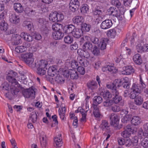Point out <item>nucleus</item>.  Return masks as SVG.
Here are the masks:
<instances>
[{"label":"nucleus","instance_id":"f257e3e1","mask_svg":"<svg viewBox=\"0 0 148 148\" xmlns=\"http://www.w3.org/2000/svg\"><path fill=\"white\" fill-rule=\"evenodd\" d=\"M140 77L139 84H133L130 89L129 96L131 99H134L138 96L139 94L140 93L142 89L146 86L140 75Z\"/></svg>","mask_w":148,"mask_h":148},{"label":"nucleus","instance_id":"f03ea898","mask_svg":"<svg viewBox=\"0 0 148 148\" xmlns=\"http://www.w3.org/2000/svg\"><path fill=\"white\" fill-rule=\"evenodd\" d=\"M33 54L31 52L25 53L21 54L23 61L29 66L34 68L36 66V63L34 62V59L32 58Z\"/></svg>","mask_w":148,"mask_h":148},{"label":"nucleus","instance_id":"7ed1b4c3","mask_svg":"<svg viewBox=\"0 0 148 148\" xmlns=\"http://www.w3.org/2000/svg\"><path fill=\"white\" fill-rule=\"evenodd\" d=\"M108 40L105 38H102L101 41L99 42V40L97 37L95 36L91 37V41L95 44H98L99 48L102 50H103L106 49L107 43Z\"/></svg>","mask_w":148,"mask_h":148},{"label":"nucleus","instance_id":"20e7f679","mask_svg":"<svg viewBox=\"0 0 148 148\" xmlns=\"http://www.w3.org/2000/svg\"><path fill=\"white\" fill-rule=\"evenodd\" d=\"M112 94L113 96H114L112 97V100L113 101V103H114L115 104L119 103L120 105L123 106L124 105V103L121 97L119 95L118 90L116 91L115 90H114Z\"/></svg>","mask_w":148,"mask_h":148},{"label":"nucleus","instance_id":"39448f33","mask_svg":"<svg viewBox=\"0 0 148 148\" xmlns=\"http://www.w3.org/2000/svg\"><path fill=\"white\" fill-rule=\"evenodd\" d=\"M22 93L25 98H31L32 99H33L35 97V92L34 90L31 88L23 89L22 90Z\"/></svg>","mask_w":148,"mask_h":148},{"label":"nucleus","instance_id":"423d86ee","mask_svg":"<svg viewBox=\"0 0 148 148\" xmlns=\"http://www.w3.org/2000/svg\"><path fill=\"white\" fill-rule=\"evenodd\" d=\"M10 37L11 39L10 40L13 45H17L21 43V35L20 36L17 34H14L10 36Z\"/></svg>","mask_w":148,"mask_h":148},{"label":"nucleus","instance_id":"0eeeda50","mask_svg":"<svg viewBox=\"0 0 148 148\" xmlns=\"http://www.w3.org/2000/svg\"><path fill=\"white\" fill-rule=\"evenodd\" d=\"M6 78L7 80L11 83L12 86H14L15 87H18L20 88L21 89L23 88L22 86L18 84L16 80L13 77L8 75L6 77Z\"/></svg>","mask_w":148,"mask_h":148},{"label":"nucleus","instance_id":"6e6552de","mask_svg":"<svg viewBox=\"0 0 148 148\" xmlns=\"http://www.w3.org/2000/svg\"><path fill=\"white\" fill-rule=\"evenodd\" d=\"M112 25V23L111 20L107 19L102 22L100 27L103 29H106L111 27Z\"/></svg>","mask_w":148,"mask_h":148},{"label":"nucleus","instance_id":"1a4fd4ad","mask_svg":"<svg viewBox=\"0 0 148 148\" xmlns=\"http://www.w3.org/2000/svg\"><path fill=\"white\" fill-rule=\"evenodd\" d=\"M110 124L111 125L114 126L115 125H117L119 120V116L114 113H112L110 116Z\"/></svg>","mask_w":148,"mask_h":148},{"label":"nucleus","instance_id":"9d476101","mask_svg":"<svg viewBox=\"0 0 148 148\" xmlns=\"http://www.w3.org/2000/svg\"><path fill=\"white\" fill-rule=\"evenodd\" d=\"M123 70L121 72V74L124 75H130L134 73V69L131 66H128L123 67Z\"/></svg>","mask_w":148,"mask_h":148},{"label":"nucleus","instance_id":"9b49d317","mask_svg":"<svg viewBox=\"0 0 148 148\" xmlns=\"http://www.w3.org/2000/svg\"><path fill=\"white\" fill-rule=\"evenodd\" d=\"M9 20L11 23L16 25L20 22V19L18 16L12 14L10 15Z\"/></svg>","mask_w":148,"mask_h":148},{"label":"nucleus","instance_id":"f8f14e48","mask_svg":"<svg viewBox=\"0 0 148 148\" xmlns=\"http://www.w3.org/2000/svg\"><path fill=\"white\" fill-rule=\"evenodd\" d=\"M68 75L66 76L70 75V77L72 79H77L78 77V75L76 70L74 69H69L66 72Z\"/></svg>","mask_w":148,"mask_h":148},{"label":"nucleus","instance_id":"ddd939ff","mask_svg":"<svg viewBox=\"0 0 148 148\" xmlns=\"http://www.w3.org/2000/svg\"><path fill=\"white\" fill-rule=\"evenodd\" d=\"M76 27L72 24L69 25L65 26L63 30L65 33L72 34Z\"/></svg>","mask_w":148,"mask_h":148},{"label":"nucleus","instance_id":"4468645a","mask_svg":"<svg viewBox=\"0 0 148 148\" xmlns=\"http://www.w3.org/2000/svg\"><path fill=\"white\" fill-rule=\"evenodd\" d=\"M13 7L15 12L18 13H21L24 11V7L19 3H14Z\"/></svg>","mask_w":148,"mask_h":148},{"label":"nucleus","instance_id":"2eb2a0df","mask_svg":"<svg viewBox=\"0 0 148 148\" xmlns=\"http://www.w3.org/2000/svg\"><path fill=\"white\" fill-rule=\"evenodd\" d=\"M61 134H59L58 136L54 138V145L56 147H60L62 146L63 142L61 137Z\"/></svg>","mask_w":148,"mask_h":148},{"label":"nucleus","instance_id":"dca6fc26","mask_svg":"<svg viewBox=\"0 0 148 148\" xmlns=\"http://www.w3.org/2000/svg\"><path fill=\"white\" fill-rule=\"evenodd\" d=\"M88 88L93 90L97 88L98 84L94 80H92L88 82L87 84Z\"/></svg>","mask_w":148,"mask_h":148},{"label":"nucleus","instance_id":"f3484780","mask_svg":"<svg viewBox=\"0 0 148 148\" xmlns=\"http://www.w3.org/2000/svg\"><path fill=\"white\" fill-rule=\"evenodd\" d=\"M21 38H23L24 39L28 42H31L33 40V38L29 34L25 32H22L21 34Z\"/></svg>","mask_w":148,"mask_h":148},{"label":"nucleus","instance_id":"a211bd4d","mask_svg":"<svg viewBox=\"0 0 148 148\" xmlns=\"http://www.w3.org/2000/svg\"><path fill=\"white\" fill-rule=\"evenodd\" d=\"M82 31L81 29L77 28L76 27L73 32L72 36L76 38H80L82 34Z\"/></svg>","mask_w":148,"mask_h":148},{"label":"nucleus","instance_id":"6ab92c4d","mask_svg":"<svg viewBox=\"0 0 148 148\" xmlns=\"http://www.w3.org/2000/svg\"><path fill=\"white\" fill-rule=\"evenodd\" d=\"M52 35L55 40H60L64 36V33L61 31H54Z\"/></svg>","mask_w":148,"mask_h":148},{"label":"nucleus","instance_id":"aec40b11","mask_svg":"<svg viewBox=\"0 0 148 148\" xmlns=\"http://www.w3.org/2000/svg\"><path fill=\"white\" fill-rule=\"evenodd\" d=\"M78 62L82 66H87L89 64V62L87 60L83 58L82 57H78L77 58Z\"/></svg>","mask_w":148,"mask_h":148},{"label":"nucleus","instance_id":"412c9836","mask_svg":"<svg viewBox=\"0 0 148 148\" xmlns=\"http://www.w3.org/2000/svg\"><path fill=\"white\" fill-rule=\"evenodd\" d=\"M133 60L134 62L137 64H140L142 63L141 56L138 54H136L134 55L133 56Z\"/></svg>","mask_w":148,"mask_h":148},{"label":"nucleus","instance_id":"4be33fe9","mask_svg":"<svg viewBox=\"0 0 148 148\" xmlns=\"http://www.w3.org/2000/svg\"><path fill=\"white\" fill-rule=\"evenodd\" d=\"M37 63L38 64L37 65H36V66L35 67L42 69L47 68L46 67L48 65V63L46 61L42 60L38 62Z\"/></svg>","mask_w":148,"mask_h":148},{"label":"nucleus","instance_id":"5701e85b","mask_svg":"<svg viewBox=\"0 0 148 148\" xmlns=\"http://www.w3.org/2000/svg\"><path fill=\"white\" fill-rule=\"evenodd\" d=\"M41 145L42 147H45L46 145V135L44 133L42 132L40 136Z\"/></svg>","mask_w":148,"mask_h":148},{"label":"nucleus","instance_id":"b1692460","mask_svg":"<svg viewBox=\"0 0 148 148\" xmlns=\"http://www.w3.org/2000/svg\"><path fill=\"white\" fill-rule=\"evenodd\" d=\"M100 127L101 129L103 131L108 130L109 129V125L108 122L105 120L102 121Z\"/></svg>","mask_w":148,"mask_h":148},{"label":"nucleus","instance_id":"393cba45","mask_svg":"<svg viewBox=\"0 0 148 148\" xmlns=\"http://www.w3.org/2000/svg\"><path fill=\"white\" fill-rule=\"evenodd\" d=\"M93 107L94 108L93 113L95 116L97 118H99L101 114L98 107L97 105L93 104Z\"/></svg>","mask_w":148,"mask_h":148},{"label":"nucleus","instance_id":"a878e982","mask_svg":"<svg viewBox=\"0 0 148 148\" xmlns=\"http://www.w3.org/2000/svg\"><path fill=\"white\" fill-rule=\"evenodd\" d=\"M131 123L134 125H139L141 121V119L138 116H134L131 120Z\"/></svg>","mask_w":148,"mask_h":148},{"label":"nucleus","instance_id":"bb28decb","mask_svg":"<svg viewBox=\"0 0 148 148\" xmlns=\"http://www.w3.org/2000/svg\"><path fill=\"white\" fill-rule=\"evenodd\" d=\"M38 22L39 23V25L42 26V28L44 29L45 28H46L47 24L48 22L46 21L45 19L41 18L38 19Z\"/></svg>","mask_w":148,"mask_h":148},{"label":"nucleus","instance_id":"cd10ccee","mask_svg":"<svg viewBox=\"0 0 148 148\" xmlns=\"http://www.w3.org/2000/svg\"><path fill=\"white\" fill-rule=\"evenodd\" d=\"M57 71V70L55 67L52 66L49 67L47 73L48 75L53 77L56 74Z\"/></svg>","mask_w":148,"mask_h":148},{"label":"nucleus","instance_id":"c85d7f7f","mask_svg":"<svg viewBox=\"0 0 148 148\" xmlns=\"http://www.w3.org/2000/svg\"><path fill=\"white\" fill-rule=\"evenodd\" d=\"M81 27L82 31L85 32H88L91 28V25L89 24L86 23H83L81 25Z\"/></svg>","mask_w":148,"mask_h":148},{"label":"nucleus","instance_id":"c756f323","mask_svg":"<svg viewBox=\"0 0 148 148\" xmlns=\"http://www.w3.org/2000/svg\"><path fill=\"white\" fill-rule=\"evenodd\" d=\"M108 11L110 15H112L113 16H115L117 15L118 11L117 9L114 7H112L110 8L108 10Z\"/></svg>","mask_w":148,"mask_h":148},{"label":"nucleus","instance_id":"7c9ffc66","mask_svg":"<svg viewBox=\"0 0 148 148\" xmlns=\"http://www.w3.org/2000/svg\"><path fill=\"white\" fill-rule=\"evenodd\" d=\"M73 21L74 23L79 25L83 22V18L82 16H76L73 18Z\"/></svg>","mask_w":148,"mask_h":148},{"label":"nucleus","instance_id":"2f4dec72","mask_svg":"<svg viewBox=\"0 0 148 148\" xmlns=\"http://www.w3.org/2000/svg\"><path fill=\"white\" fill-rule=\"evenodd\" d=\"M122 84L121 81L120 79H116L114 81L112 85L114 87H115V89L116 90H117V88H119L120 86H121Z\"/></svg>","mask_w":148,"mask_h":148},{"label":"nucleus","instance_id":"473e14b6","mask_svg":"<svg viewBox=\"0 0 148 148\" xmlns=\"http://www.w3.org/2000/svg\"><path fill=\"white\" fill-rule=\"evenodd\" d=\"M25 12L26 14L29 16H33L36 13L35 10L29 8H27L26 9Z\"/></svg>","mask_w":148,"mask_h":148},{"label":"nucleus","instance_id":"72a5a7b5","mask_svg":"<svg viewBox=\"0 0 148 148\" xmlns=\"http://www.w3.org/2000/svg\"><path fill=\"white\" fill-rule=\"evenodd\" d=\"M58 112L60 118L62 120H64V118H65L66 110L65 107L64 106L63 107H62L61 109H59Z\"/></svg>","mask_w":148,"mask_h":148},{"label":"nucleus","instance_id":"f704fd0d","mask_svg":"<svg viewBox=\"0 0 148 148\" xmlns=\"http://www.w3.org/2000/svg\"><path fill=\"white\" fill-rule=\"evenodd\" d=\"M143 127L144 130V132L140 133L139 135V136L140 137V135H142L143 136L148 135V123L144 124L143 125Z\"/></svg>","mask_w":148,"mask_h":148},{"label":"nucleus","instance_id":"c9c22d12","mask_svg":"<svg viewBox=\"0 0 148 148\" xmlns=\"http://www.w3.org/2000/svg\"><path fill=\"white\" fill-rule=\"evenodd\" d=\"M140 135V137L142 138H143V139L142 140L141 144L142 146L145 148L148 147V137H146L143 138V136Z\"/></svg>","mask_w":148,"mask_h":148},{"label":"nucleus","instance_id":"e433bc0d","mask_svg":"<svg viewBox=\"0 0 148 148\" xmlns=\"http://www.w3.org/2000/svg\"><path fill=\"white\" fill-rule=\"evenodd\" d=\"M107 35L108 37L114 38L116 35V31L114 29H110L107 32Z\"/></svg>","mask_w":148,"mask_h":148},{"label":"nucleus","instance_id":"4c0bfd02","mask_svg":"<svg viewBox=\"0 0 148 148\" xmlns=\"http://www.w3.org/2000/svg\"><path fill=\"white\" fill-rule=\"evenodd\" d=\"M37 116L35 111L33 112L30 115L29 121H32L33 123H35L37 120Z\"/></svg>","mask_w":148,"mask_h":148},{"label":"nucleus","instance_id":"58836bf2","mask_svg":"<svg viewBox=\"0 0 148 148\" xmlns=\"http://www.w3.org/2000/svg\"><path fill=\"white\" fill-rule=\"evenodd\" d=\"M56 12L51 13L49 15V18L50 21L53 22H57Z\"/></svg>","mask_w":148,"mask_h":148},{"label":"nucleus","instance_id":"ea45409f","mask_svg":"<svg viewBox=\"0 0 148 148\" xmlns=\"http://www.w3.org/2000/svg\"><path fill=\"white\" fill-rule=\"evenodd\" d=\"M63 26L62 25L56 23L52 25V28L55 31H60L61 29L62 28Z\"/></svg>","mask_w":148,"mask_h":148},{"label":"nucleus","instance_id":"a19ab883","mask_svg":"<svg viewBox=\"0 0 148 148\" xmlns=\"http://www.w3.org/2000/svg\"><path fill=\"white\" fill-rule=\"evenodd\" d=\"M92 47V45L90 41H87L85 44L83 45L82 48L84 49H88L91 50Z\"/></svg>","mask_w":148,"mask_h":148},{"label":"nucleus","instance_id":"79ce46f5","mask_svg":"<svg viewBox=\"0 0 148 148\" xmlns=\"http://www.w3.org/2000/svg\"><path fill=\"white\" fill-rule=\"evenodd\" d=\"M134 99V102L137 105L140 106L142 104L143 102V99L141 96H137Z\"/></svg>","mask_w":148,"mask_h":148},{"label":"nucleus","instance_id":"37998d69","mask_svg":"<svg viewBox=\"0 0 148 148\" xmlns=\"http://www.w3.org/2000/svg\"><path fill=\"white\" fill-rule=\"evenodd\" d=\"M102 8L99 7H97L95 8L92 10V13L95 15H99L102 14Z\"/></svg>","mask_w":148,"mask_h":148},{"label":"nucleus","instance_id":"c03bdc74","mask_svg":"<svg viewBox=\"0 0 148 148\" xmlns=\"http://www.w3.org/2000/svg\"><path fill=\"white\" fill-rule=\"evenodd\" d=\"M131 132L129 130H125L124 131L121 132V135L123 138H128L130 137L131 135Z\"/></svg>","mask_w":148,"mask_h":148},{"label":"nucleus","instance_id":"a18cd8bd","mask_svg":"<svg viewBox=\"0 0 148 148\" xmlns=\"http://www.w3.org/2000/svg\"><path fill=\"white\" fill-rule=\"evenodd\" d=\"M88 10L89 7L87 4L82 5L80 8L81 12L83 14L87 13V12L88 11Z\"/></svg>","mask_w":148,"mask_h":148},{"label":"nucleus","instance_id":"49530a36","mask_svg":"<svg viewBox=\"0 0 148 148\" xmlns=\"http://www.w3.org/2000/svg\"><path fill=\"white\" fill-rule=\"evenodd\" d=\"M15 50L18 53H22L27 50V49L24 46H18L15 48Z\"/></svg>","mask_w":148,"mask_h":148},{"label":"nucleus","instance_id":"de8ad7c7","mask_svg":"<svg viewBox=\"0 0 148 148\" xmlns=\"http://www.w3.org/2000/svg\"><path fill=\"white\" fill-rule=\"evenodd\" d=\"M103 99L100 96H95L93 98L94 103L96 104H99L102 102Z\"/></svg>","mask_w":148,"mask_h":148},{"label":"nucleus","instance_id":"09e8293b","mask_svg":"<svg viewBox=\"0 0 148 148\" xmlns=\"http://www.w3.org/2000/svg\"><path fill=\"white\" fill-rule=\"evenodd\" d=\"M8 28V25L4 21H3L1 23L0 28L1 30L6 31Z\"/></svg>","mask_w":148,"mask_h":148},{"label":"nucleus","instance_id":"8fccbe9b","mask_svg":"<svg viewBox=\"0 0 148 148\" xmlns=\"http://www.w3.org/2000/svg\"><path fill=\"white\" fill-rule=\"evenodd\" d=\"M73 40V37L69 36H65L64 38V41L66 43L70 44Z\"/></svg>","mask_w":148,"mask_h":148},{"label":"nucleus","instance_id":"3c124183","mask_svg":"<svg viewBox=\"0 0 148 148\" xmlns=\"http://www.w3.org/2000/svg\"><path fill=\"white\" fill-rule=\"evenodd\" d=\"M55 80L57 83L61 84L63 83L64 82V79L62 77V75L60 76L59 75H58L55 78Z\"/></svg>","mask_w":148,"mask_h":148},{"label":"nucleus","instance_id":"603ef678","mask_svg":"<svg viewBox=\"0 0 148 148\" xmlns=\"http://www.w3.org/2000/svg\"><path fill=\"white\" fill-rule=\"evenodd\" d=\"M136 49L138 53H140L144 52L145 50L143 46H142L140 44H138L136 46Z\"/></svg>","mask_w":148,"mask_h":148},{"label":"nucleus","instance_id":"864d4df0","mask_svg":"<svg viewBox=\"0 0 148 148\" xmlns=\"http://www.w3.org/2000/svg\"><path fill=\"white\" fill-rule=\"evenodd\" d=\"M24 24L25 25L24 26H25L26 28L27 29L29 30H31L33 27L32 23L30 22L24 21Z\"/></svg>","mask_w":148,"mask_h":148},{"label":"nucleus","instance_id":"5fc2aeb1","mask_svg":"<svg viewBox=\"0 0 148 148\" xmlns=\"http://www.w3.org/2000/svg\"><path fill=\"white\" fill-rule=\"evenodd\" d=\"M47 68L42 69L40 68H37V74L41 76L45 75L46 73V70Z\"/></svg>","mask_w":148,"mask_h":148},{"label":"nucleus","instance_id":"6e6d98bb","mask_svg":"<svg viewBox=\"0 0 148 148\" xmlns=\"http://www.w3.org/2000/svg\"><path fill=\"white\" fill-rule=\"evenodd\" d=\"M113 104V101L112 100L107 99L105 101L103 102V104L105 107H108L111 106Z\"/></svg>","mask_w":148,"mask_h":148},{"label":"nucleus","instance_id":"4d7b16f0","mask_svg":"<svg viewBox=\"0 0 148 148\" xmlns=\"http://www.w3.org/2000/svg\"><path fill=\"white\" fill-rule=\"evenodd\" d=\"M107 67H108V71L111 72L112 73H116L117 71V70L113 66L108 65Z\"/></svg>","mask_w":148,"mask_h":148},{"label":"nucleus","instance_id":"13d9d810","mask_svg":"<svg viewBox=\"0 0 148 148\" xmlns=\"http://www.w3.org/2000/svg\"><path fill=\"white\" fill-rule=\"evenodd\" d=\"M57 22H59L63 20L64 18V16L61 13H58L56 12Z\"/></svg>","mask_w":148,"mask_h":148},{"label":"nucleus","instance_id":"bf43d9fd","mask_svg":"<svg viewBox=\"0 0 148 148\" xmlns=\"http://www.w3.org/2000/svg\"><path fill=\"white\" fill-rule=\"evenodd\" d=\"M131 116L130 115H126L122 119V121L123 123H127L128 121H129L131 119Z\"/></svg>","mask_w":148,"mask_h":148},{"label":"nucleus","instance_id":"052dcab7","mask_svg":"<svg viewBox=\"0 0 148 148\" xmlns=\"http://www.w3.org/2000/svg\"><path fill=\"white\" fill-rule=\"evenodd\" d=\"M71 67L74 69H77L79 66L78 62L75 60L71 62Z\"/></svg>","mask_w":148,"mask_h":148},{"label":"nucleus","instance_id":"680f3d73","mask_svg":"<svg viewBox=\"0 0 148 148\" xmlns=\"http://www.w3.org/2000/svg\"><path fill=\"white\" fill-rule=\"evenodd\" d=\"M103 96L104 99H109L112 97V95L109 91L104 92L103 94Z\"/></svg>","mask_w":148,"mask_h":148},{"label":"nucleus","instance_id":"e2e57ef3","mask_svg":"<svg viewBox=\"0 0 148 148\" xmlns=\"http://www.w3.org/2000/svg\"><path fill=\"white\" fill-rule=\"evenodd\" d=\"M131 140L132 144L134 146H137L138 143V138L137 136L134 137Z\"/></svg>","mask_w":148,"mask_h":148},{"label":"nucleus","instance_id":"0e129e2a","mask_svg":"<svg viewBox=\"0 0 148 148\" xmlns=\"http://www.w3.org/2000/svg\"><path fill=\"white\" fill-rule=\"evenodd\" d=\"M112 4L118 8H119L121 5V3L119 0H112L111 1Z\"/></svg>","mask_w":148,"mask_h":148},{"label":"nucleus","instance_id":"69168bd1","mask_svg":"<svg viewBox=\"0 0 148 148\" xmlns=\"http://www.w3.org/2000/svg\"><path fill=\"white\" fill-rule=\"evenodd\" d=\"M69 4L77 7L79 6V2L78 0H71Z\"/></svg>","mask_w":148,"mask_h":148},{"label":"nucleus","instance_id":"338daca9","mask_svg":"<svg viewBox=\"0 0 148 148\" xmlns=\"http://www.w3.org/2000/svg\"><path fill=\"white\" fill-rule=\"evenodd\" d=\"M92 53L94 55H97L99 54L100 53L99 51V48L97 46H94L93 48Z\"/></svg>","mask_w":148,"mask_h":148},{"label":"nucleus","instance_id":"774afa93","mask_svg":"<svg viewBox=\"0 0 148 148\" xmlns=\"http://www.w3.org/2000/svg\"><path fill=\"white\" fill-rule=\"evenodd\" d=\"M77 69L78 71L81 75H83L85 73V69L82 66H78Z\"/></svg>","mask_w":148,"mask_h":148}]
</instances>
